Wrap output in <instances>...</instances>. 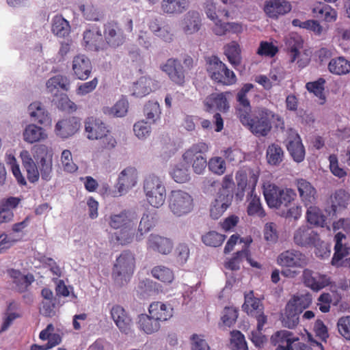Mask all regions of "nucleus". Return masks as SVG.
I'll return each instance as SVG.
<instances>
[{
  "instance_id": "obj_1",
  "label": "nucleus",
  "mask_w": 350,
  "mask_h": 350,
  "mask_svg": "<svg viewBox=\"0 0 350 350\" xmlns=\"http://www.w3.org/2000/svg\"><path fill=\"white\" fill-rule=\"evenodd\" d=\"M245 119V121H243V119H239V120L257 137H265L270 133L272 128L271 121L273 122L276 128L282 130L285 128L283 118L266 107L258 108L252 117L250 113L246 114Z\"/></svg>"
},
{
  "instance_id": "obj_2",
  "label": "nucleus",
  "mask_w": 350,
  "mask_h": 350,
  "mask_svg": "<svg viewBox=\"0 0 350 350\" xmlns=\"http://www.w3.org/2000/svg\"><path fill=\"white\" fill-rule=\"evenodd\" d=\"M217 3L208 0L206 3L205 12L208 18L213 21L215 26L213 28L217 36L225 35L227 32L239 33L242 32V26L237 23H222L224 18L229 17V12L226 8L217 6Z\"/></svg>"
},
{
  "instance_id": "obj_3",
  "label": "nucleus",
  "mask_w": 350,
  "mask_h": 350,
  "mask_svg": "<svg viewBox=\"0 0 350 350\" xmlns=\"http://www.w3.org/2000/svg\"><path fill=\"white\" fill-rule=\"evenodd\" d=\"M135 269V257L130 250H124L116 258L112 267L111 277L118 286L127 284Z\"/></svg>"
},
{
  "instance_id": "obj_4",
  "label": "nucleus",
  "mask_w": 350,
  "mask_h": 350,
  "mask_svg": "<svg viewBox=\"0 0 350 350\" xmlns=\"http://www.w3.org/2000/svg\"><path fill=\"white\" fill-rule=\"evenodd\" d=\"M206 70L208 76L215 83L226 86L235 84L237 77L232 70L216 55H211L205 58Z\"/></svg>"
},
{
  "instance_id": "obj_5",
  "label": "nucleus",
  "mask_w": 350,
  "mask_h": 350,
  "mask_svg": "<svg viewBox=\"0 0 350 350\" xmlns=\"http://www.w3.org/2000/svg\"><path fill=\"white\" fill-rule=\"evenodd\" d=\"M208 151V145L200 142L186 149L182 159L185 164L191 167L193 173L201 175L204 174L207 166L206 154Z\"/></svg>"
},
{
  "instance_id": "obj_6",
  "label": "nucleus",
  "mask_w": 350,
  "mask_h": 350,
  "mask_svg": "<svg viewBox=\"0 0 350 350\" xmlns=\"http://www.w3.org/2000/svg\"><path fill=\"white\" fill-rule=\"evenodd\" d=\"M263 195L269 208H280L288 205L294 200L296 193L292 189H281L274 184L263 185Z\"/></svg>"
},
{
  "instance_id": "obj_7",
  "label": "nucleus",
  "mask_w": 350,
  "mask_h": 350,
  "mask_svg": "<svg viewBox=\"0 0 350 350\" xmlns=\"http://www.w3.org/2000/svg\"><path fill=\"white\" fill-rule=\"evenodd\" d=\"M167 202L169 209L176 217L190 213L194 207L191 195L181 189L172 190L169 194Z\"/></svg>"
},
{
  "instance_id": "obj_8",
  "label": "nucleus",
  "mask_w": 350,
  "mask_h": 350,
  "mask_svg": "<svg viewBox=\"0 0 350 350\" xmlns=\"http://www.w3.org/2000/svg\"><path fill=\"white\" fill-rule=\"evenodd\" d=\"M259 178V172L250 167L239 170L235 175L237 181V192L235 197L237 200H243L245 193H254Z\"/></svg>"
},
{
  "instance_id": "obj_9",
  "label": "nucleus",
  "mask_w": 350,
  "mask_h": 350,
  "mask_svg": "<svg viewBox=\"0 0 350 350\" xmlns=\"http://www.w3.org/2000/svg\"><path fill=\"white\" fill-rule=\"evenodd\" d=\"M144 190L148 203L155 207L161 206L165 199V187L159 177L152 174L144 183Z\"/></svg>"
},
{
  "instance_id": "obj_10",
  "label": "nucleus",
  "mask_w": 350,
  "mask_h": 350,
  "mask_svg": "<svg viewBox=\"0 0 350 350\" xmlns=\"http://www.w3.org/2000/svg\"><path fill=\"white\" fill-rule=\"evenodd\" d=\"M244 297L243 310L248 315L254 317L258 322V329H262L267 321V317L264 314V307L260 299L254 297L253 291L245 293Z\"/></svg>"
},
{
  "instance_id": "obj_11",
  "label": "nucleus",
  "mask_w": 350,
  "mask_h": 350,
  "mask_svg": "<svg viewBox=\"0 0 350 350\" xmlns=\"http://www.w3.org/2000/svg\"><path fill=\"white\" fill-rule=\"evenodd\" d=\"M83 44L86 50L92 51H103L107 49L104 35L97 25H90L83 34Z\"/></svg>"
},
{
  "instance_id": "obj_12",
  "label": "nucleus",
  "mask_w": 350,
  "mask_h": 350,
  "mask_svg": "<svg viewBox=\"0 0 350 350\" xmlns=\"http://www.w3.org/2000/svg\"><path fill=\"white\" fill-rule=\"evenodd\" d=\"M346 236L342 232H337L334 236L335 245L334 254L331 263L336 267H344L350 269V257L342 260V258L349 254L350 247L342 243Z\"/></svg>"
},
{
  "instance_id": "obj_13",
  "label": "nucleus",
  "mask_w": 350,
  "mask_h": 350,
  "mask_svg": "<svg viewBox=\"0 0 350 350\" xmlns=\"http://www.w3.org/2000/svg\"><path fill=\"white\" fill-rule=\"evenodd\" d=\"M161 69L167 75L172 82L180 86L184 85L185 70L178 59H168L165 64L161 66Z\"/></svg>"
},
{
  "instance_id": "obj_14",
  "label": "nucleus",
  "mask_w": 350,
  "mask_h": 350,
  "mask_svg": "<svg viewBox=\"0 0 350 350\" xmlns=\"http://www.w3.org/2000/svg\"><path fill=\"white\" fill-rule=\"evenodd\" d=\"M104 39L106 46L116 48L124 44L126 36L119 24L115 21L107 22L104 25Z\"/></svg>"
},
{
  "instance_id": "obj_15",
  "label": "nucleus",
  "mask_w": 350,
  "mask_h": 350,
  "mask_svg": "<svg viewBox=\"0 0 350 350\" xmlns=\"http://www.w3.org/2000/svg\"><path fill=\"white\" fill-rule=\"evenodd\" d=\"M286 147L291 157L297 163L305 159L306 151L299 135L291 130L286 140Z\"/></svg>"
},
{
  "instance_id": "obj_16",
  "label": "nucleus",
  "mask_w": 350,
  "mask_h": 350,
  "mask_svg": "<svg viewBox=\"0 0 350 350\" xmlns=\"http://www.w3.org/2000/svg\"><path fill=\"white\" fill-rule=\"evenodd\" d=\"M173 247L174 244L170 239L157 234H150L146 241V247L148 251L157 252L162 255L170 254Z\"/></svg>"
},
{
  "instance_id": "obj_17",
  "label": "nucleus",
  "mask_w": 350,
  "mask_h": 350,
  "mask_svg": "<svg viewBox=\"0 0 350 350\" xmlns=\"http://www.w3.org/2000/svg\"><path fill=\"white\" fill-rule=\"evenodd\" d=\"M254 88L252 83H245L237 94L236 98L237 105L236 107V113L239 119H243L245 121V115L251 113L252 107L250 101L247 97L248 92Z\"/></svg>"
},
{
  "instance_id": "obj_18",
  "label": "nucleus",
  "mask_w": 350,
  "mask_h": 350,
  "mask_svg": "<svg viewBox=\"0 0 350 350\" xmlns=\"http://www.w3.org/2000/svg\"><path fill=\"white\" fill-rule=\"evenodd\" d=\"M278 263L282 267H303L307 265L308 260L301 252L291 250L282 252L278 257Z\"/></svg>"
},
{
  "instance_id": "obj_19",
  "label": "nucleus",
  "mask_w": 350,
  "mask_h": 350,
  "mask_svg": "<svg viewBox=\"0 0 350 350\" xmlns=\"http://www.w3.org/2000/svg\"><path fill=\"white\" fill-rule=\"evenodd\" d=\"M303 281L307 287L314 291H320L330 284L329 278L327 275L308 269H305L303 271Z\"/></svg>"
},
{
  "instance_id": "obj_20",
  "label": "nucleus",
  "mask_w": 350,
  "mask_h": 350,
  "mask_svg": "<svg viewBox=\"0 0 350 350\" xmlns=\"http://www.w3.org/2000/svg\"><path fill=\"white\" fill-rule=\"evenodd\" d=\"M109 129V126L98 118L89 117L85 120V131L90 140H97Z\"/></svg>"
},
{
  "instance_id": "obj_21",
  "label": "nucleus",
  "mask_w": 350,
  "mask_h": 350,
  "mask_svg": "<svg viewBox=\"0 0 350 350\" xmlns=\"http://www.w3.org/2000/svg\"><path fill=\"white\" fill-rule=\"evenodd\" d=\"M294 242L301 247L314 246L319 241V235L308 226L299 227L294 233Z\"/></svg>"
},
{
  "instance_id": "obj_22",
  "label": "nucleus",
  "mask_w": 350,
  "mask_h": 350,
  "mask_svg": "<svg viewBox=\"0 0 350 350\" xmlns=\"http://www.w3.org/2000/svg\"><path fill=\"white\" fill-rule=\"evenodd\" d=\"M296 185L300 199L305 206L314 205L317 202V193L313 185L304 178L297 179Z\"/></svg>"
},
{
  "instance_id": "obj_23",
  "label": "nucleus",
  "mask_w": 350,
  "mask_h": 350,
  "mask_svg": "<svg viewBox=\"0 0 350 350\" xmlns=\"http://www.w3.org/2000/svg\"><path fill=\"white\" fill-rule=\"evenodd\" d=\"M111 316L115 324L121 332L129 334L132 328L133 322L123 307L113 306L111 309Z\"/></svg>"
},
{
  "instance_id": "obj_24",
  "label": "nucleus",
  "mask_w": 350,
  "mask_h": 350,
  "mask_svg": "<svg viewBox=\"0 0 350 350\" xmlns=\"http://www.w3.org/2000/svg\"><path fill=\"white\" fill-rule=\"evenodd\" d=\"M80 125V120L76 117L63 119L57 122L55 133L62 138H68L79 131Z\"/></svg>"
},
{
  "instance_id": "obj_25",
  "label": "nucleus",
  "mask_w": 350,
  "mask_h": 350,
  "mask_svg": "<svg viewBox=\"0 0 350 350\" xmlns=\"http://www.w3.org/2000/svg\"><path fill=\"white\" fill-rule=\"evenodd\" d=\"M107 221L111 228L119 230L137 223V218L131 211L124 209L118 213L111 214Z\"/></svg>"
},
{
  "instance_id": "obj_26",
  "label": "nucleus",
  "mask_w": 350,
  "mask_h": 350,
  "mask_svg": "<svg viewBox=\"0 0 350 350\" xmlns=\"http://www.w3.org/2000/svg\"><path fill=\"white\" fill-rule=\"evenodd\" d=\"M233 196L232 193H217V198L210 208V216L213 219L219 218L230 206Z\"/></svg>"
},
{
  "instance_id": "obj_27",
  "label": "nucleus",
  "mask_w": 350,
  "mask_h": 350,
  "mask_svg": "<svg viewBox=\"0 0 350 350\" xmlns=\"http://www.w3.org/2000/svg\"><path fill=\"white\" fill-rule=\"evenodd\" d=\"M230 94V92H224L208 96L204 103L206 110L212 111L217 109L221 112H227L230 107L227 96Z\"/></svg>"
},
{
  "instance_id": "obj_28",
  "label": "nucleus",
  "mask_w": 350,
  "mask_h": 350,
  "mask_svg": "<svg viewBox=\"0 0 350 350\" xmlns=\"http://www.w3.org/2000/svg\"><path fill=\"white\" fill-rule=\"evenodd\" d=\"M72 70L76 77L86 80L90 75L92 66L90 59L85 55H78L73 58Z\"/></svg>"
},
{
  "instance_id": "obj_29",
  "label": "nucleus",
  "mask_w": 350,
  "mask_h": 350,
  "mask_svg": "<svg viewBox=\"0 0 350 350\" xmlns=\"http://www.w3.org/2000/svg\"><path fill=\"white\" fill-rule=\"evenodd\" d=\"M291 10V5L285 0H269L265 4L264 11L270 18H277Z\"/></svg>"
},
{
  "instance_id": "obj_30",
  "label": "nucleus",
  "mask_w": 350,
  "mask_h": 350,
  "mask_svg": "<svg viewBox=\"0 0 350 350\" xmlns=\"http://www.w3.org/2000/svg\"><path fill=\"white\" fill-rule=\"evenodd\" d=\"M148 313L159 323L169 320L173 316V308L161 301H154L150 304Z\"/></svg>"
},
{
  "instance_id": "obj_31",
  "label": "nucleus",
  "mask_w": 350,
  "mask_h": 350,
  "mask_svg": "<svg viewBox=\"0 0 350 350\" xmlns=\"http://www.w3.org/2000/svg\"><path fill=\"white\" fill-rule=\"evenodd\" d=\"M136 224L134 223L131 226H127L112 233L109 238L110 241L121 245L131 244L134 240H136Z\"/></svg>"
},
{
  "instance_id": "obj_32",
  "label": "nucleus",
  "mask_w": 350,
  "mask_h": 350,
  "mask_svg": "<svg viewBox=\"0 0 350 350\" xmlns=\"http://www.w3.org/2000/svg\"><path fill=\"white\" fill-rule=\"evenodd\" d=\"M137 182V172L134 167H127L122 170L119 176L117 188L119 196L122 195L128 189L135 186Z\"/></svg>"
},
{
  "instance_id": "obj_33",
  "label": "nucleus",
  "mask_w": 350,
  "mask_h": 350,
  "mask_svg": "<svg viewBox=\"0 0 350 350\" xmlns=\"http://www.w3.org/2000/svg\"><path fill=\"white\" fill-rule=\"evenodd\" d=\"M157 222V217L156 213L148 212L144 213L136 232V241H140L144 239V234H147L152 230Z\"/></svg>"
},
{
  "instance_id": "obj_34",
  "label": "nucleus",
  "mask_w": 350,
  "mask_h": 350,
  "mask_svg": "<svg viewBox=\"0 0 350 350\" xmlns=\"http://www.w3.org/2000/svg\"><path fill=\"white\" fill-rule=\"evenodd\" d=\"M23 140L28 144L45 140L48 137L47 133L42 127L34 124H29L26 126L23 132Z\"/></svg>"
},
{
  "instance_id": "obj_35",
  "label": "nucleus",
  "mask_w": 350,
  "mask_h": 350,
  "mask_svg": "<svg viewBox=\"0 0 350 350\" xmlns=\"http://www.w3.org/2000/svg\"><path fill=\"white\" fill-rule=\"evenodd\" d=\"M30 116L34 121L43 126L51 124V118L49 112L43 107L40 102H33L28 107Z\"/></svg>"
},
{
  "instance_id": "obj_36",
  "label": "nucleus",
  "mask_w": 350,
  "mask_h": 350,
  "mask_svg": "<svg viewBox=\"0 0 350 350\" xmlns=\"http://www.w3.org/2000/svg\"><path fill=\"white\" fill-rule=\"evenodd\" d=\"M297 338H295L292 332L286 330L277 332L271 336V342L276 347L275 350H289V347Z\"/></svg>"
},
{
  "instance_id": "obj_37",
  "label": "nucleus",
  "mask_w": 350,
  "mask_h": 350,
  "mask_svg": "<svg viewBox=\"0 0 350 350\" xmlns=\"http://www.w3.org/2000/svg\"><path fill=\"white\" fill-rule=\"evenodd\" d=\"M312 12L314 17L326 22L335 21L337 18L336 11L330 5L321 2L313 5Z\"/></svg>"
},
{
  "instance_id": "obj_38",
  "label": "nucleus",
  "mask_w": 350,
  "mask_h": 350,
  "mask_svg": "<svg viewBox=\"0 0 350 350\" xmlns=\"http://www.w3.org/2000/svg\"><path fill=\"white\" fill-rule=\"evenodd\" d=\"M8 273L15 284L16 290L20 293L26 291L33 281V275H25L19 270L10 269L8 270Z\"/></svg>"
},
{
  "instance_id": "obj_39",
  "label": "nucleus",
  "mask_w": 350,
  "mask_h": 350,
  "mask_svg": "<svg viewBox=\"0 0 350 350\" xmlns=\"http://www.w3.org/2000/svg\"><path fill=\"white\" fill-rule=\"evenodd\" d=\"M182 28L186 34H192L197 32L201 25L200 14L196 11H189L182 21Z\"/></svg>"
},
{
  "instance_id": "obj_40",
  "label": "nucleus",
  "mask_w": 350,
  "mask_h": 350,
  "mask_svg": "<svg viewBox=\"0 0 350 350\" xmlns=\"http://www.w3.org/2000/svg\"><path fill=\"white\" fill-rule=\"evenodd\" d=\"M224 54L234 68H237L241 64V49L237 41H231L224 45Z\"/></svg>"
},
{
  "instance_id": "obj_41",
  "label": "nucleus",
  "mask_w": 350,
  "mask_h": 350,
  "mask_svg": "<svg viewBox=\"0 0 350 350\" xmlns=\"http://www.w3.org/2000/svg\"><path fill=\"white\" fill-rule=\"evenodd\" d=\"M189 0H162L161 10L167 14H179L187 10Z\"/></svg>"
},
{
  "instance_id": "obj_42",
  "label": "nucleus",
  "mask_w": 350,
  "mask_h": 350,
  "mask_svg": "<svg viewBox=\"0 0 350 350\" xmlns=\"http://www.w3.org/2000/svg\"><path fill=\"white\" fill-rule=\"evenodd\" d=\"M350 200L349 193L343 189L336 190L330 196L331 208L333 212L344 210Z\"/></svg>"
},
{
  "instance_id": "obj_43",
  "label": "nucleus",
  "mask_w": 350,
  "mask_h": 350,
  "mask_svg": "<svg viewBox=\"0 0 350 350\" xmlns=\"http://www.w3.org/2000/svg\"><path fill=\"white\" fill-rule=\"evenodd\" d=\"M46 89L53 96H57L59 90L68 91L70 80L65 76L58 75L51 77L46 83Z\"/></svg>"
},
{
  "instance_id": "obj_44",
  "label": "nucleus",
  "mask_w": 350,
  "mask_h": 350,
  "mask_svg": "<svg viewBox=\"0 0 350 350\" xmlns=\"http://www.w3.org/2000/svg\"><path fill=\"white\" fill-rule=\"evenodd\" d=\"M329 71L336 75H345L350 72V62L342 56L332 58L327 66Z\"/></svg>"
},
{
  "instance_id": "obj_45",
  "label": "nucleus",
  "mask_w": 350,
  "mask_h": 350,
  "mask_svg": "<svg viewBox=\"0 0 350 350\" xmlns=\"http://www.w3.org/2000/svg\"><path fill=\"white\" fill-rule=\"evenodd\" d=\"M153 81L148 77H142L133 83L131 91L132 94L136 97H144L152 92L151 86Z\"/></svg>"
},
{
  "instance_id": "obj_46",
  "label": "nucleus",
  "mask_w": 350,
  "mask_h": 350,
  "mask_svg": "<svg viewBox=\"0 0 350 350\" xmlns=\"http://www.w3.org/2000/svg\"><path fill=\"white\" fill-rule=\"evenodd\" d=\"M250 198L247 199L248 204L247 207V213L250 216H256L263 218L266 215L260 198L254 193H250Z\"/></svg>"
},
{
  "instance_id": "obj_47",
  "label": "nucleus",
  "mask_w": 350,
  "mask_h": 350,
  "mask_svg": "<svg viewBox=\"0 0 350 350\" xmlns=\"http://www.w3.org/2000/svg\"><path fill=\"white\" fill-rule=\"evenodd\" d=\"M137 323L139 329L147 334L154 333L161 327V323L153 319L150 314H141L139 315Z\"/></svg>"
},
{
  "instance_id": "obj_48",
  "label": "nucleus",
  "mask_w": 350,
  "mask_h": 350,
  "mask_svg": "<svg viewBox=\"0 0 350 350\" xmlns=\"http://www.w3.org/2000/svg\"><path fill=\"white\" fill-rule=\"evenodd\" d=\"M266 157L269 164L278 165L283 161L284 150L280 145L271 144L267 149Z\"/></svg>"
},
{
  "instance_id": "obj_49",
  "label": "nucleus",
  "mask_w": 350,
  "mask_h": 350,
  "mask_svg": "<svg viewBox=\"0 0 350 350\" xmlns=\"http://www.w3.org/2000/svg\"><path fill=\"white\" fill-rule=\"evenodd\" d=\"M152 276L161 282L170 284L174 278V273L169 267L157 265L151 269Z\"/></svg>"
},
{
  "instance_id": "obj_50",
  "label": "nucleus",
  "mask_w": 350,
  "mask_h": 350,
  "mask_svg": "<svg viewBox=\"0 0 350 350\" xmlns=\"http://www.w3.org/2000/svg\"><path fill=\"white\" fill-rule=\"evenodd\" d=\"M51 30L55 35L65 37L70 32L69 23L62 16H55L53 18Z\"/></svg>"
},
{
  "instance_id": "obj_51",
  "label": "nucleus",
  "mask_w": 350,
  "mask_h": 350,
  "mask_svg": "<svg viewBox=\"0 0 350 350\" xmlns=\"http://www.w3.org/2000/svg\"><path fill=\"white\" fill-rule=\"evenodd\" d=\"M161 109L157 101H148L144 107V114L149 124L155 123L160 119Z\"/></svg>"
},
{
  "instance_id": "obj_52",
  "label": "nucleus",
  "mask_w": 350,
  "mask_h": 350,
  "mask_svg": "<svg viewBox=\"0 0 350 350\" xmlns=\"http://www.w3.org/2000/svg\"><path fill=\"white\" fill-rule=\"evenodd\" d=\"M325 83V80L320 77L317 81L308 82L306 84L307 90L310 93H313L318 97L321 100V104H324L326 100L324 94Z\"/></svg>"
},
{
  "instance_id": "obj_53",
  "label": "nucleus",
  "mask_w": 350,
  "mask_h": 350,
  "mask_svg": "<svg viewBox=\"0 0 350 350\" xmlns=\"http://www.w3.org/2000/svg\"><path fill=\"white\" fill-rule=\"evenodd\" d=\"M299 313L292 308L291 304H287L282 317V324L289 329L295 327L299 323Z\"/></svg>"
},
{
  "instance_id": "obj_54",
  "label": "nucleus",
  "mask_w": 350,
  "mask_h": 350,
  "mask_svg": "<svg viewBox=\"0 0 350 350\" xmlns=\"http://www.w3.org/2000/svg\"><path fill=\"white\" fill-rule=\"evenodd\" d=\"M306 207L308 208L306 212L307 221L312 225L323 227L325 222V217L323 215L321 210L314 205Z\"/></svg>"
},
{
  "instance_id": "obj_55",
  "label": "nucleus",
  "mask_w": 350,
  "mask_h": 350,
  "mask_svg": "<svg viewBox=\"0 0 350 350\" xmlns=\"http://www.w3.org/2000/svg\"><path fill=\"white\" fill-rule=\"evenodd\" d=\"M170 176L178 183H185L190 180L189 169L183 163L175 165L170 172Z\"/></svg>"
},
{
  "instance_id": "obj_56",
  "label": "nucleus",
  "mask_w": 350,
  "mask_h": 350,
  "mask_svg": "<svg viewBox=\"0 0 350 350\" xmlns=\"http://www.w3.org/2000/svg\"><path fill=\"white\" fill-rule=\"evenodd\" d=\"M84 18L88 21H100L104 18V13L93 5H81L80 7Z\"/></svg>"
},
{
  "instance_id": "obj_57",
  "label": "nucleus",
  "mask_w": 350,
  "mask_h": 350,
  "mask_svg": "<svg viewBox=\"0 0 350 350\" xmlns=\"http://www.w3.org/2000/svg\"><path fill=\"white\" fill-rule=\"evenodd\" d=\"M208 170L216 175H223L226 170V163L221 157H213L207 161Z\"/></svg>"
},
{
  "instance_id": "obj_58",
  "label": "nucleus",
  "mask_w": 350,
  "mask_h": 350,
  "mask_svg": "<svg viewBox=\"0 0 350 350\" xmlns=\"http://www.w3.org/2000/svg\"><path fill=\"white\" fill-rule=\"evenodd\" d=\"M98 141V150L101 152L104 150H111L117 145V141L112 134L111 129L108 133H105L103 136L97 139Z\"/></svg>"
},
{
  "instance_id": "obj_59",
  "label": "nucleus",
  "mask_w": 350,
  "mask_h": 350,
  "mask_svg": "<svg viewBox=\"0 0 350 350\" xmlns=\"http://www.w3.org/2000/svg\"><path fill=\"white\" fill-rule=\"evenodd\" d=\"M53 164L51 159L42 157L38 162V167L42 180L49 181L52 177Z\"/></svg>"
},
{
  "instance_id": "obj_60",
  "label": "nucleus",
  "mask_w": 350,
  "mask_h": 350,
  "mask_svg": "<svg viewBox=\"0 0 350 350\" xmlns=\"http://www.w3.org/2000/svg\"><path fill=\"white\" fill-rule=\"evenodd\" d=\"M230 345L232 350H248L244 335L239 330L230 332Z\"/></svg>"
},
{
  "instance_id": "obj_61",
  "label": "nucleus",
  "mask_w": 350,
  "mask_h": 350,
  "mask_svg": "<svg viewBox=\"0 0 350 350\" xmlns=\"http://www.w3.org/2000/svg\"><path fill=\"white\" fill-rule=\"evenodd\" d=\"M226 239V236L215 231H210L202 237V242L208 246L219 247Z\"/></svg>"
},
{
  "instance_id": "obj_62",
  "label": "nucleus",
  "mask_w": 350,
  "mask_h": 350,
  "mask_svg": "<svg viewBox=\"0 0 350 350\" xmlns=\"http://www.w3.org/2000/svg\"><path fill=\"white\" fill-rule=\"evenodd\" d=\"M292 24L295 27H299L303 29L311 30L317 35H320L323 30L319 23L314 20H308L302 22L299 19L295 18L293 20Z\"/></svg>"
},
{
  "instance_id": "obj_63",
  "label": "nucleus",
  "mask_w": 350,
  "mask_h": 350,
  "mask_svg": "<svg viewBox=\"0 0 350 350\" xmlns=\"http://www.w3.org/2000/svg\"><path fill=\"white\" fill-rule=\"evenodd\" d=\"M238 318V310L233 307H226L221 318L222 323L226 327L232 326Z\"/></svg>"
},
{
  "instance_id": "obj_64",
  "label": "nucleus",
  "mask_w": 350,
  "mask_h": 350,
  "mask_svg": "<svg viewBox=\"0 0 350 350\" xmlns=\"http://www.w3.org/2000/svg\"><path fill=\"white\" fill-rule=\"evenodd\" d=\"M337 327L339 334L346 340H350V316L340 317Z\"/></svg>"
}]
</instances>
